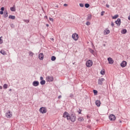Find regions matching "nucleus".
I'll list each match as a JSON object with an SVG mask.
<instances>
[{"instance_id":"10","label":"nucleus","mask_w":130,"mask_h":130,"mask_svg":"<svg viewBox=\"0 0 130 130\" xmlns=\"http://www.w3.org/2000/svg\"><path fill=\"white\" fill-rule=\"evenodd\" d=\"M39 58L40 60H43V58H44V55L43 53H41L39 54Z\"/></svg>"},{"instance_id":"27","label":"nucleus","mask_w":130,"mask_h":130,"mask_svg":"<svg viewBox=\"0 0 130 130\" xmlns=\"http://www.w3.org/2000/svg\"><path fill=\"white\" fill-rule=\"evenodd\" d=\"M29 56H32L33 57V55H34V53L31 52V51H29Z\"/></svg>"},{"instance_id":"14","label":"nucleus","mask_w":130,"mask_h":130,"mask_svg":"<svg viewBox=\"0 0 130 130\" xmlns=\"http://www.w3.org/2000/svg\"><path fill=\"white\" fill-rule=\"evenodd\" d=\"M126 64L127 62L125 61H123L121 63V67L122 68H125V67H126Z\"/></svg>"},{"instance_id":"42","label":"nucleus","mask_w":130,"mask_h":130,"mask_svg":"<svg viewBox=\"0 0 130 130\" xmlns=\"http://www.w3.org/2000/svg\"><path fill=\"white\" fill-rule=\"evenodd\" d=\"M24 22H26V23H29V22H30V20H24Z\"/></svg>"},{"instance_id":"7","label":"nucleus","mask_w":130,"mask_h":130,"mask_svg":"<svg viewBox=\"0 0 130 130\" xmlns=\"http://www.w3.org/2000/svg\"><path fill=\"white\" fill-rule=\"evenodd\" d=\"M13 115L12 114V112H11L10 110L8 111V113H6V116L7 117V118H11Z\"/></svg>"},{"instance_id":"44","label":"nucleus","mask_w":130,"mask_h":130,"mask_svg":"<svg viewBox=\"0 0 130 130\" xmlns=\"http://www.w3.org/2000/svg\"><path fill=\"white\" fill-rule=\"evenodd\" d=\"M1 11H5V8L2 7L1 8Z\"/></svg>"},{"instance_id":"29","label":"nucleus","mask_w":130,"mask_h":130,"mask_svg":"<svg viewBox=\"0 0 130 130\" xmlns=\"http://www.w3.org/2000/svg\"><path fill=\"white\" fill-rule=\"evenodd\" d=\"M101 75H105V71L102 70V71H101Z\"/></svg>"},{"instance_id":"1","label":"nucleus","mask_w":130,"mask_h":130,"mask_svg":"<svg viewBox=\"0 0 130 130\" xmlns=\"http://www.w3.org/2000/svg\"><path fill=\"white\" fill-rule=\"evenodd\" d=\"M63 118H67V120L71 119V115L68 113V112H64L63 114Z\"/></svg>"},{"instance_id":"22","label":"nucleus","mask_w":130,"mask_h":130,"mask_svg":"<svg viewBox=\"0 0 130 130\" xmlns=\"http://www.w3.org/2000/svg\"><path fill=\"white\" fill-rule=\"evenodd\" d=\"M9 18L12 19V20H15V19H16V16H15L14 15H10L9 16Z\"/></svg>"},{"instance_id":"30","label":"nucleus","mask_w":130,"mask_h":130,"mask_svg":"<svg viewBox=\"0 0 130 130\" xmlns=\"http://www.w3.org/2000/svg\"><path fill=\"white\" fill-rule=\"evenodd\" d=\"M78 112L79 114H82V110L80 109H79V110L77 111Z\"/></svg>"},{"instance_id":"21","label":"nucleus","mask_w":130,"mask_h":130,"mask_svg":"<svg viewBox=\"0 0 130 130\" xmlns=\"http://www.w3.org/2000/svg\"><path fill=\"white\" fill-rule=\"evenodd\" d=\"M0 53L3 54V55H6V54H7V52H6V51L4 50H1V51H0Z\"/></svg>"},{"instance_id":"15","label":"nucleus","mask_w":130,"mask_h":130,"mask_svg":"<svg viewBox=\"0 0 130 130\" xmlns=\"http://www.w3.org/2000/svg\"><path fill=\"white\" fill-rule=\"evenodd\" d=\"M92 19V15L88 14L87 15V21H91V19Z\"/></svg>"},{"instance_id":"18","label":"nucleus","mask_w":130,"mask_h":130,"mask_svg":"<svg viewBox=\"0 0 130 130\" xmlns=\"http://www.w3.org/2000/svg\"><path fill=\"white\" fill-rule=\"evenodd\" d=\"M95 104L98 106V107H99V106H100V105H101V103L100 102V101L97 100L95 102Z\"/></svg>"},{"instance_id":"12","label":"nucleus","mask_w":130,"mask_h":130,"mask_svg":"<svg viewBox=\"0 0 130 130\" xmlns=\"http://www.w3.org/2000/svg\"><path fill=\"white\" fill-rule=\"evenodd\" d=\"M32 85L34 86V87H37V86H39V82L37 81H34L32 82Z\"/></svg>"},{"instance_id":"50","label":"nucleus","mask_w":130,"mask_h":130,"mask_svg":"<svg viewBox=\"0 0 130 130\" xmlns=\"http://www.w3.org/2000/svg\"><path fill=\"white\" fill-rule=\"evenodd\" d=\"M87 127H88V128L91 129V126H90V125H88V126H87Z\"/></svg>"},{"instance_id":"47","label":"nucleus","mask_w":130,"mask_h":130,"mask_svg":"<svg viewBox=\"0 0 130 130\" xmlns=\"http://www.w3.org/2000/svg\"><path fill=\"white\" fill-rule=\"evenodd\" d=\"M63 6H64V7H68V4H64L63 5Z\"/></svg>"},{"instance_id":"52","label":"nucleus","mask_w":130,"mask_h":130,"mask_svg":"<svg viewBox=\"0 0 130 130\" xmlns=\"http://www.w3.org/2000/svg\"><path fill=\"white\" fill-rule=\"evenodd\" d=\"M46 25L47 26V27H49V24H47Z\"/></svg>"},{"instance_id":"19","label":"nucleus","mask_w":130,"mask_h":130,"mask_svg":"<svg viewBox=\"0 0 130 130\" xmlns=\"http://www.w3.org/2000/svg\"><path fill=\"white\" fill-rule=\"evenodd\" d=\"M78 121H80L82 122V121H84V118L82 117H79L78 118Z\"/></svg>"},{"instance_id":"20","label":"nucleus","mask_w":130,"mask_h":130,"mask_svg":"<svg viewBox=\"0 0 130 130\" xmlns=\"http://www.w3.org/2000/svg\"><path fill=\"white\" fill-rule=\"evenodd\" d=\"M10 10L12 12H16V7L15 6H14L13 7L10 8Z\"/></svg>"},{"instance_id":"16","label":"nucleus","mask_w":130,"mask_h":130,"mask_svg":"<svg viewBox=\"0 0 130 130\" xmlns=\"http://www.w3.org/2000/svg\"><path fill=\"white\" fill-rule=\"evenodd\" d=\"M115 23L117 25H119V26L120 25V18H118L117 20L115 21Z\"/></svg>"},{"instance_id":"31","label":"nucleus","mask_w":130,"mask_h":130,"mask_svg":"<svg viewBox=\"0 0 130 130\" xmlns=\"http://www.w3.org/2000/svg\"><path fill=\"white\" fill-rule=\"evenodd\" d=\"M86 25H87V26H90V25H91V22H89V21H87V22H86Z\"/></svg>"},{"instance_id":"33","label":"nucleus","mask_w":130,"mask_h":130,"mask_svg":"<svg viewBox=\"0 0 130 130\" xmlns=\"http://www.w3.org/2000/svg\"><path fill=\"white\" fill-rule=\"evenodd\" d=\"M93 93L95 95H97V94H98V91L96 90H93Z\"/></svg>"},{"instance_id":"38","label":"nucleus","mask_w":130,"mask_h":130,"mask_svg":"<svg viewBox=\"0 0 130 130\" xmlns=\"http://www.w3.org/2000/svg\"><path fill=\"white\" fill-rule=\"evenodd\" d=\"M3 40L1 39V38H0V44H3Z\"/></svg>"},{"instance_id":"6","label":"nucleus","mask_w":130,"mask_h":130,"mask_svg":"<svg viewBox=\"0 0 130 130\" xmlns=\"http://www.w3.org/2000/svg\"><path fill=\"white\" fill-rule=\"evenodd\" d=\"M72 38L74 39V40H75V41H77L79 38V35L77 34L76 33L73 34L72 35Z\"/></svg>"},{"instance_id":"34","label":"nucleus","mask_w":130,"mask_h":130,"mask_svg":"<svg viewBox=\"0 0 130 130\" xmlns=\"http://www.w3.org/2000/svg\"><path fill=\"white\" fill-rule=\"evenodd\" d=\"M89 51L90 53H92V54L94 53V51L92 49H90Z\"/></svg>"},{"instance_id":"41","label":"nucleus","mask_w":130,"mask_h":130,"mask_svg":"<svg viewBox=\"0 0 130 130\" xmlns=\"http://www.w3.org/2000/svg\"><path fill=\"white\" fill-rule=\"evenodd\" d=\"M11 28H14L15 27V25H14V24H11Z\"/></svg>"},{"instance_id":"39","label":"nucleus","mask_w":130,"mask_h":130,"mask_svg":"<svg viewBox=\"0 0 130 130\" xmlns=\"http://www.w3.org/2000/svg\"><path fill=\"white\" fill-rule=\"evenodd\" d=\"M49 20H50V21H51L52 22H53V18H52L51 17H50Z\"/></svg>"},{"instance_id":"45","label":"nucleus","mask_w":130,"mask_h":130,"mask_svg":"<svg viewBox=\"0 0 130 130\" xmlns=\"http://www.w3.org/2000/svg\"><path fill=\"white\" fill-rule=\"evenodd\" d=\"M91 118V117L90 116H89V115H87V119H89V118Z\"/></svg>"},{"instance_id":"9","label":"nucleus","mask_w":130,"mask_h":130,"mask_svg":"<svg viewBox=\"0 0 130 130\" xmlns=\"http://www.w3.org/2000/svg\"><path fill=\"white\" fill-rule=\"evenodd\" d=\"M104 81H105L104 78H100L98 81V84L101 85H103V82H104Z\"/></svg>"},{"instance_id":"37","label":"nucleus","mask_w":130,"mask_h":130,"mask_svg":"<svg viewBox=\"0 0 130 130\" xmlns=\"http://www.w3.org/2000/svg\"><path fill=\"white\" fill-rule=\"evenodd\" d=\"M70 97H71V98H74V94L72 93L70 94Z\"/></svg>"},{"instance_id":"17","label":"nucleus","mask_w":130,"mask_h":130,"mask_svg":"<svg viewBox=\"0 0 130 130\" xmlns=\"http://www.w3.org/2000/svg\"><path fill=\"white\" fill-rule=\"evenodd\" d=\"M4 18H7V17L9 16L8 14V10H5L4 12Z\"/></svg>"},{"instance_id":"24","label":"nucleus","mask_w":130,"mask_h":130,"mask_svg":"<svg viewBox=\"0 0 130 130\" xmlns=\"http://www.w3.org/2000/svg\"><path fill=\"white\" fill-rule=\"evenodd\" d=\"M51 59L52 61H54V60H55L56 59V57L54 56H53L51 57Z\"/></svg>"},{"instance_id":"5","label":"nucleus","mask_w":130,"mask_h":130,"mask_svg":"<svg viewBox=\"0 0 130 130\" xmlns=\"http://www.w3.org/2000/svg\"><path fill=\"white\" fill-rule=\"evenodd\" d=\"M40 112H41V113H46L47 110L45 107H41L40 109Z\"/></svg>"},{"instance_id":"43","label":"nucleus","mask_w":130,"mask_h":130,"mask_svg":"<svg viewBox=\"0 0 130 130\" xmlns=\"http://www.w3.org/2000/svg\"><path fill=\"white\" fill-rule=\"evenodd\" d=\"M4 14V11H0V15H3Z\"/></svg>"},{"instance_id":"2","label":"nucleus","mask_w":130,"mask_h":130,"mask_svg":"<svg viewBox=\"0 0 130 130\" xmlns=\"http://www.w3.org/2000/svg\"><path fill=\"white\" fill-rule=\"evenodd\" d=\"M77 117L76 116V114H72L70 116V120L72 121V122H75L76 121V119Z\"/></svg>"},{"instance_id":"3","label":"nucleus","mask_w":130,"mask_h":130,"mask_svg":"<svg viewBox=\"0 0 130 130\" xmlns=\"http://www.w3.org/2000/svg\"><path fill=\"white\" fill-rule=\"evenodd\" d=\"M86 66L87 68H91L93 66V61L91 60H88L86 62Z\"/></svg>"},{"instance_id":"13","label":"nucleus","mask_w":130,"mask_h":130,"mask_svg":"<svg viewBox=\"0 0 130 130\" xmlns=\"http://www.w3.org/2000/svg\"><path fill=\"white\" fill-rule=\"evenodd\" d=\"M110 33V30L108 29V28H106L105 30L104 31V35H107Z\"/></svg>"},{"instance_id":"51","label":"nucleus","mask_w":130,"mask_h":130,"mask_svg":"<svg viewBox=\"0 0 130 130\" xmlns=\"http://www.w3.org/2000/svg\"><path fill=\"white\" fill-rule=\"evenodd\" d=\"M3 89V87L2 86H0V90H2Z\"/></svg>"},{"instance_id":"48","label":"nucleus","mask_w":130,"mask_h":130,"mask_svg":"<svg viewBox=\"0 0 130 130\" xmlns=\"http://www.w3.org/2000/svg\"><path fill=\"white\" fill-rule=\"evenodd\" d=\"M44 19H48V18L47 17V16H45L44 17Z\"/></svg>"},{"instance_id":"36","label":"nucleus","mask_w":130,"mask_h":130,"mask_svg":"<svg viewBox=\"0 0 130 130\" xmlns=\"http://www.w3.org/2000/svg\"><path fill=\"white\" fill-rule=\"evenodd\" d=\"M79 6H80V7H81V8L84 7V4H82V3H80V4H79Z\"/></svg>"},{"instance_id":"35","label":"nucleus","mask_w":130,"mask_h":130,"mask_svg":"<svg viewBox=\"0 0 130 130\" xmlns=\"http://www.w3.org/2000/svg\"><path fill=\"white\" fill-rule=\"evenodd\" d=\"M105 13V11H102L101 13V16H104Z\"/></svg>"},{"instance_id":"49","label":"nucleus","mask_w":130,"mask_h":130,"mask_svg":"<svg viewBox=\"0 0 130 130\" xmlns=\"http://www.w3.org/2000/svg\"><path fill=\"white\" fill-rule=\"evenodd\" d=\"M58 98V99H60V98H61V95H59Z\"/></svg>"},{"instance_id":"40","label":"nucleus","mask_w":130,"mask_h":130,"mask_svg":"<svg viewBox=\"0 0 130 130\" xmlns=\"http://www.w3.org/2000/svg\"><path fill=\"white\" fill-rule=\"evenodd\" d=\"M111 26H112V27H114V23H113V22H111Z\"/></svg>"},{"instance_id":"26","label":"nucleus","mask_w":130,"mask_h":130,"mask_svg":"<svg viewBox=\"0 0 130 130\" xmlns=\"http://www.w3.org/2000/svg\"><path fill=\"white\" fill-rule=\"evenodd\" d=\"M117 18H118V15H115V16H114L112 17V19H113L114 20H115V19H117Z\"/></svg>"},{"instance_id":"46","label":"nucleus","mask_w":130,"mask_h":130,"mask_svg":"<svg viewBox=\"0 0 130 130\" xmlns=\"http://www.w3.org/2000/svg\"><path fill=\"white\" fill-rule=\"evenodd\" d=\"M40 80H41V81H43V77H40Z\"/></svg>"},{"instance_id":"25","label":"nucleus","mask_w":130,"mask_h":130,"mask_svg":"<svg viewBox=\"0 0 130 130\" xmlns=\"http://www.w3.org/2000/svg\"><path fill=\"white\" fill-rule=\"evenodd\" d=\"M45 80H42L41 82H40V84L41 85H45Z\"/></svg>"},{"instance_id":"11","label":"nucleus","mask_w":130,"mask_h":130,"mask_svg":"<svg viewBox=\"0 0 130 130\" xmlns=\"http://www.w3.org/2000/svg\"><path fill=\"white\" fill-rule=\"evenodd\" d=\"M108 60L109 63L110 64H113V62H114V61L112 59V58H111V57H109L108 58Z\"/></svg>"},{"instance_id":"8","label":"nucleus","mask_w":130,"mask_h":130,"mask_svg":"<svg viewBox=\"0 0 130 130\" xmlns=\"http://www.w3.org/2000/svg\"><path fill=\"white\" fill-rule=\"evenodd\" d=\"M47 82H53V77L52 76H47L46 77Z\"/></svg>"},{"instance_id":"32","label":"nucleus","mask_w":130,"mask_h":130,"mask_svg":"<svg viewBox=\"0 0 130 130\" xmlns=\"http://www.w3.org/2000/svg\"><path fill=\"white\" fill-rule=\"evenodd\" d=\"M85 8H89V7H90V5L89 4H85Z\"/></svg>"},{"instance_id":"54","label":"nucleus","mask_w":130,"mask_h":130,"mask_svg":"<svg viewBox=\"0 0 130 130\" xmlns=\"http://www.w3.org/2000/svg\"><path fill=\"white\" fill-rule=\"evenodd\" d=\"M56 8H58V5L56 6Z\"/></svg>"},{"instance_id":"4","label":"nucleus","mask_w":130,"mask_h":130,"mask_svg":"<svg viewBox=\"0 0 130 130\" xmlns=\"http://www.w3.org/2000/svg\"><path fill=\"white\" fill-rule=\"evenodd\" d=\"M109 118L111 121H114L116 119V117H115V115L112 114L109 115Z\"/></svg>"},{"instance_id":"23","label":"nucleus","mask_w":130,"mask_h":130,"mask_svg":"<svg viewBox=\"0 0 130 130\" xmlns=\"http://www.w3.org/2000/svg\"><path fill=\"white\" fill-rule=\"evenodd\" d=\"M127 31L125 29H123L121 30L122 34H125Z\"/></svg>"},{"instance_id":"28","label":"nucleus","mask_w":130,"mask_h":130,"mask_svg":"<svg viewBox=\"0 0 130 130\" xmlns=\"http://www.w3.org/2000/svg\"><path fill=\"white\" fill-rule=\"evenodd\" d=\"M3 88H4V89H7V88H8V84H5L3 85Z\"/></svg>"},{"instance_id":"53","label":"nucleus","mask_w":130,"mask_h":130,"mask_svg":"<svg viewBox=\"0 0 130 130\" xmlns=\"http://www.w3.org/2000/svg\"><path fill=\"white\" fill-rule=\"evenodd\" d=\"M106 7H107V8H109V5H106Z\"/></svg>"}]
</instances>
